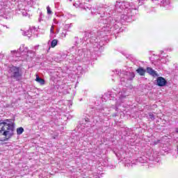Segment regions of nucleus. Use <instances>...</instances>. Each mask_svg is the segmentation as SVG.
I'll list each match as a JSON object with an SVG mask.
<instances>
[{
	"label": "nucleus",
	"instance_id": "obj_4",
	"mask_svg": "<svg viewBox=\"0 0 178 178\" xmlns=\"http://www.w3.org/2000/svg\"><path fill=\"white\" fill-rule=\"evenodd\" d=\"M115 73L120 76L121 83H124L127 81V80H133V79L136 77L134 72L122 71V70H115Z\"/></svg>",
	"mask_w": 178,
	"mask_h": 178
},
{
	"label": "nucleus",
	"instance_id": "obj_1",
	"mask_svg": "<svg viewBox=\"0 0 178 178\" xmlns=\"http://www.w3.org/2000/svg\"><path fill=\"white\" fill-rule=\"evenodd\" d=\"M104 15H101L99 19V23L102 27L100 31H98L97 33L94 32H90V33H86V37L90 38V42L92 44L93 51L95 52L98 51H102L104 49V42L102 40L99 41V39L97 38V35L102 37H105L108 34H111V30H112V26L116 24V19H113L112 17L105 16V13H103Z\"/></svg>",
	"mask_w": 178,
	"mask_h": 178
},
{
	"label": "nucleus",
	"instance_id": "obj_8",
	"mask_svg": "<svg viewBox=\"0 0 178 178\" xmlns=\"http://www.w3.org/2000/svg\"><path fill=\"white\" fill-rule=\"evenodd\" d=\"M17 15H22V16H27V11L23 3H19L17 9L15 10Z\"/></svg>",
	"mask_w": 178,
	"mask_h": 178
},
{
	"label": "nucleus",
	"instance_id": "obj_3",
	"mask_svg": "<svg viewBox=\"0 0 178 178\" xmlns=\"http://www.w3.org/2000/svg\"><path fill=\"white\" fill-rule=\"evenodd\" d=\"M15 130V123L12 120H0V136L9 137L13 134Z\"/></svg>",
	"mask_w": 178,
	"mask_h": 178
},
{
	"label": "nucleus",
	"instance_id": "obj_34",
	"mask_svg": "<svg viewBox=\"0 0 178 178\" xmlns=\"http://www.w3.org/2000/svg\"><path fill=\"white\" fill-rule=\"evenodd\" d=\"M60 31V29H57L56 31V34H59V31Z\"/></svg>",
	"mask_w": 178,
	"mask_h": 178
},
{
	"label": "nucleus",
	"instance_id": "obj_18",
	"mask_svg": "<svg viewBox=\"0 0 178 178\" xmlns=\"http://www.w3.org/2000/svg\"><path fill=\"white\" fill-rule=\"evenodd\" d=\"M35 81L39 83L41 86H44L45 84V80L40 78V76H38V75H36Z\"/></svg>",
	"mask_w": 178,
	"mask_h": 178
},
{
	"label": "nucleus",
	"instance_id": "obj_42",
	"mask_svg": "<svg viewBox=\"0 0 178 178\" xmlns=\"http://www.w3.org/2000/svg\"><path fill=\"white\" fill-rule=\"evenodd\" d=\"M84 40H86V41H87V40H88V39L85 38Z\"/></svg>",
	"mask_w": 178,
	"mask_h": 178
},
{
	"label": "nucleus",
	"instance_id": "obj_20",
	"mask_svg": "<svg viewBox=\"0 0 178 178\" xmlns=\"http://www.w3.org/2000/svg\"><path fill=\"white\" fill-rule=\"evenodd\" d=\"M58 45V40L54 39L51 42V47L55 48Z\"/></svg>",
	"mask_w": 178,
	"mask_h": 178
},
{
	"label": "nucleus",
	"instance_id": "obj_33",
	"mask_svg": "<svg viewBox=\"0 0 178 178\" xmlns=\"http://www.w3.org/2000/svg\"><path fill=\"white\" fill-rule=\"evenodd\" d=\"M17 1V2H22V3L25 2L26 0H15Z\"/></svg>",
	"mask_w": 178,
	"mask_h": 178
},
{
	"label": "nucleus",
	"instance_id": "obj_24",
	"mask_svg": "<svg viewBox=\"0 0 178 178\" xmlns=\"http://www.w3.org/2000/svg\"><path fill=\"white\" fill-rule=\"evenodd\" d=\"M67 35V32L66 30L63 31V32L61 33L60 37H62V38H65V37H66Z\"/></svg>",
	"mask_w": 178,
	"mask_h": 178
},
{
	"label": "nucleus",
	"instance_id": "obj_29",
	"mask_svg": "<svg viewBox=\"0 0 178 178\" xmlns=\"http://www.w3.org/2000/svg\"><path fill=\"white\" fill-rule=\"evenodd\" d=\"M54 25H52L51 29H50V33L51 34H54Z\"/></svg>",
	"mask_w": 178,
	"mask_h": 178
},
{
	"label": "nucleus",
	"instance_id": "obj_25",
	"mask_svg": "<svg viewBox=\"0 0 178 178\" xmlns=\"http://www.w3.org/2000/svg\"><path fill=\"white\" fill-rule=\"evenodd\" d=\"M79 8H82L85 9V10H87V9H88L90 10L89 7L83 6L82 3L79 4Z\"/></svg>",
	"mask_w": 178,
	"mask_h": 178
},
{
	"label": "nucleus",
	"instance_id": "obj_6",
	"mask_svg": "<svg viewBox=\"0 0 178 178\" xmlns=\"http://www.w3.org/2000/svg\"><path fill=\"white\" fill-rule=\"evenodd\" d=\"M19 52L22 56H24L25 59H29V54H32L34 56V51L33 50H29L27 47H24V44H22L19 49Z\"/></svg>",
	"mask_w": 178,
	"mask_h": 178
},
{
	"label": "nucleus",
	"instance_id": "obj_39",
	"mask_svg": "<svg viewBox=\"0 0 178 178\" xmlns=\"http://www.w3.org/2000/svg\"><path fill=\"white\" fill-rule=\"evenodd\" d=\"M2 34V31H1V30H0V35Z\"/></svg>",
	"mask_w": 178,
	"mask_h": 178
},
{
	"label": "nucleus",
	"instance_id": "obj_30",
	"mask_svg": "<svg viewBox=\"0 0 178 178\" xmlns=\"http://www.w3.org/2000/svg\"><path fill=\"white\" fill-rule=\"evenodd\" d=\"M42 20V13L40 14V18L38 19L39 22H41Z\"/></svg>",
	"mask_w": 178,
	"mask_h": 178
},
{
	"label": "nucleus",
	"instance_id": "obj_14",
	"mask_svg": "<svg viewBox=\"0 0 178 178\" xmlns=\"http://www.w3.org/2000/svg\"><path fill=\"white\" fill-rule=\"evenodd\" d=\"M146 72H147V73H148L149 74H150V76H152L153 77H158V76H159V74H158L156 71H155L154 69H152L149 67H147L146 68Z\"/></svg>",
	"mask_w": 178,
	"mask_h": 178
},
{
	"label": "nucleus",
	"instance_id": "obj_28",
	"mask_svg": "<svg viewBox=\"0 0 178 178\" xmlns=\"http://www.w3.org/2000/svg\"><path fill=\"white\" fill-rule=\"evenodd\" d=\"M65 29H70L72 27V24H67L65 26Z\"/></svg>",
	"mask_w": 178,
	"mask_h": 178
},
{
	"label": "nucleus",
	"instance_id": "obj_17",
	"mask_svg": "<svg viewBox=\"0 0 178 178\" xmlns=\"http://www.w3.org/2000/svg\"><path fill=\"white\" fill-rule=\"evenodd\" d=\"M136 72L140 76H145V70L143 67H139L136 70Z\"/></svg>",
	"mask_w": 178,
	"mask_h": 178
},
{
	"label": "nucleus",
	"instance_id": "obj_23",
	"mask_svg": "<svg viewBox=\"0 0 178 178\" xmlns=\"http://www.w3.org/2000/svg\"><path fill=\"white\" fill-rule=\"evenodd\" d=\"M149 119H151V120H155V115H154V113H149Z\"/></svg>",
	"mask_w": 178,
	"mask_h": 178
},
{
	"label": "nucleus",
	"instance_id": "obj_2",
	"mask_svg": "<svg viewBox=\"0 0 178 178\" xmlns=\"http://www.w3.org/2000/svg\"><path fill=\"white\" fill-rule=\"evenodd\" d=\"M82 44H84L83 40L79 39L75 42L74 46L72 47L70 52L73 54L74 51L76 50V48L81 47ZM74 54L75 56L72 55L69 57L70 60H71L72 63L77 62V60H81V59H84V58H86L88 60H95L97 59V54L91 50L86 51L85 49H78V50L75 51Z\"/></svg>",
	"mask_w": 178,
	"mask_h": 178
},
{
	"label": "nucleus",
	"instance_id": "obj_15",
	"mask_svg": "<svg viewBox=\"0 0 178 178\" xmlns=\"http://www.w3.org/2000/svg\"><path fill=\"white\" fill-rule=\"evenodd\" d=\"M148 162V159L145 156H142L136 159V165H138V163H147Z\"/></svg>",
	"mask_w": 178,
	"mask_h": 178
},
{
	"label": "nucleus",
	"instance_id": "obj_36",
	"mask_svg": "<svg viewBox=\"0 0 178 178\" xmlns=\"http://www.w3.org/2000/svg\"><path fill=\"white\" fill-rule=\"evenodd\" d=\"M112 13L113 12L108 13L109 16H111L112 15Z\"/></svg>",
	"mask_w": 178,
	"mask_h": 178
},
{
	"label": "nucleus",
	"instance_id": "obj_12",
	"mask_svg": "<svg viewBox=\"0 0 178 178\" xmlns=\"http://www.w3.org/2000/svg\"><path fill=\"white\" fill-rule=\"evenodd\" d=\"M126 155H127V153L124 150H120L116 154V156H118L120 161H124V159H126Z\"/></svg>",
	"mask_w": 178,
	"mask_h": 178
},
{
	"label": "nucleus",
	"instance_id": "obj_41",
	"mask_svg": "<svg viewBox=\"0 0 178 178\" xmlns=\"http://www.w3.org/2000/svg\"><path fill=\"white\" fill-rule=\"evenodd\" d=\"M50 42H51V40H49L48 44H49Z\"/></svg>",
	"mask_w": 178,
	"mask_h": 178
},
{
	"label": "nucleus",
	"instance_id": "obj_9",
	"mask_svg": "<svg viewBox=\"0 0 178 178\" xmlns=\"http://www.w3.org/2000/svg\"><path fill=\"white\" fill-rule=\"evenodd\" d=\"M118 95L119 97V101H120V102H123V101H124V99H126V98L130 95V92L126 88H124L122 91L118 92Z\"/></svg>",
	"mask_w": 178,
	"mask_h": 178
},
{
	"label": "nucleus",
	"instance_id": "obj_26",
	"mask_svg": "<svg viewBox=\"0 0 178 178\" xmlns=\"http://www.w3.org/2000/svg\"><path fill=\"white\" fill-rule=\"evenodd\" d=\"M47 15H51L52 13V10H51V8L49 6L47 7Z\"/></svg>",
	"mask_w": 178,
	"mask_h": 178
},
{
	"label": "nucleus",
	"instance_id": "obj_21",
	"mask_svg": "<svg viewBox=\"0 0 178 178\" xmlns=\"http://www.w3.org/2000/svg\"><path fill=\"white\" fill-rule=\"evenodd\" d=\"M23 131H24V129H23V127H19L17 129V134H18V136H20V134H22Z\"/></svg>",
	"mask_w": 178,
	"mask_h": 178
},
{
	"label": "nucleus",
	"instance_id": "obj_22",
	"mask_svg": "<svg viewBox=\"0 0 178 178\" xmlns=\"http://www.w3.org/2000/svg\"><path fill=\"white\" fill-rule=\"evenodd\" d=\"M24 3H27V5H33L34 3V1L33 0H26Z\"/></svg>",
	"mask_w": 178,
	"mask_h": 178
},
{
	"label": "nucleus",
	"instance_id": "obj_46",
	"mask_svg": "<svg viewBox=\"0 0 178 178\" xmlns=\"http://www.w3.org/2000/svg\"><path fill=\"white\" fill-rule=\"evenodd\" d=\"M30 58H33V56H30Z\"/></svg>",
	"mask_w": 178,
	"mask_h": 178
},
{
	"label": "nucleus",
	"instance_id": "obj_32",
	"mask_svg": "<svg viewBox=\"0 0 178 178\" xmlns=\"http://www.w3.org/2000/svg\"><path fill=\"white\" fill-rule=\"evenodd\" d=\"M40 47V45H36L34 47L33 49H35V51H37V49H38V48Z\"/></svg>",
	"mask_w": 178,
	"mask_h": 178
},
{
	"label": "nucleus",
	"instance_id": "obj_47",
	"mask_svg": "<svg viewBox=\"0 0 178 178\" xmlns=\"http://www.w3.org/2000/svg\"><path fill=\"white\" fill-rule=\"evenodd\" d=\"M109 95H112V94H109Z\"/></svg>",
	"mask_w": 178,
	"mask_h": 178
},
{
	"label": "nucleus",
	"instance_id": "obj_44",
	"mask_svg": "<svg viewBox=\"0 0 178 178\" xmlns=\"http://www.w3.org/2000/svg\"><path fill=\"white\" fill-rule=\"evenodd\" d=\"M108 10H109V9H107V10H106V12H108Z\"/></svg>",
	"mask_w": 178,
	"mask_h": 178
},
{
	"label": "nucleus",
	"instance_id": "obj_19",
	"mask_svg": "<svg viewBox=\"0 0 178 178\" xmlns=\"http://www.w3.org/2000/svg\"><path fill=\"white\" fill-rule=\"evenodd\" d=\"M124 162L125 163V166H127V168H130V166L132 168L133 165H134V162L129 159L124 160Z\"/></svg>",
	"mask_w": 178,
	"mask_h": 178
},
{
	"label": "nucleus",
	"instance_id": "obj_35",
	"mask_svg": "<svg viewBox=\"0 0 178 178\" xmlns=\"http://www.w3.org/2000/svg\"><path fill=\"white\" fill-rule=\"evenodd\" d=\"M175 133H177V134H178V127L175 128Z\"/></svg>",
	"mask_w": 178,
	"mask_h": 178
},
{
	"label": "nucleus",
	"instance_id": "obj_37",
	"mask_svg": "<svg viewBox=\"0 0 178 178\" xmlns=\"http://www.w3.org/2000/svg\"><path fill=\"white\" fill-rule=\"evenodd\" d=\"M54 23L55 24H58V22L55 21V19H54Z\"/></svg>",
	"mask_w": 178,
	"mask_h": 178
},
{
	"label": "nucleus",
	"instance_id": "obj_27",
	"mask_svg": "<svg viewBox=\"0 0 178 178\" xmlns=\"http://www.w3.org/2000/svg\"><path fill=\"white\" fill-rule=\"evenodd\" d=\"M18 52H19V50H17V51H16V50L11 51L12 54H16V56H20L17 54Z\"/></svg>",
	"mask_w": 178,
	"mask_h": 178
},
{
	"label": "nucleus",
	"instance_id": "obj_16",
	"mask_svg": "<svg viewBox=\"0 0 178 178\" xmlns=\"http://www.w3.org/2000/svg\"><path fill=\"white\" fill-rule=\"evenodd\" d=\"M35 28L32 27V28H30L29 31H24L22 33V35H26V37H30L33 34V33H35Z\"/></svg>",
	"mask_w": 178,
	"mask_h": 178
},
{
	"label": "nucleus",
	"instance_id": "obj_10",
	"mask_svg": "<svg viewBox=\"0 0 178 178\" xmlns=\"http://www.w3.org/2000/svg\"><path fill=\"white\" fill-rule=\"evenodd\" d=\"M168 84V81L165 79V78L162 76H159L156 79V86H159V87H165Z\"/></svg>",
	"mask_w": 178,
	"mask_h": 178
},
{
	"label": "nucleus",
	"instance_id": "obj_40",
	"mask_svg": "<svg viewBox=\"0 0 178 178\" xmlns=\"http://www.w3.org/2000/svg\"><path fill=\"white\" fill-rule=\"evenodd\" d=\"M158 143H159V140H158L157 143H155V144H158Z\"/></svg>",
	"mask_w": 178,
	"mask_h": 178
},
{
	"label": "nucleus",
	"instance_id": "obj_31",
	"mask_svg": "<svg viewBox=\"0 0 178 178\" xmlns=\"http://www.w3.org/2000/svg\"><path fill=\"white\" fill-rule=\"evenodd\" d=\"M91 13H92V15H101V13H97V12H95V11H91Z\"/></svg>",
	"mask_w": 178,
	"mask_h": 178
},
{
	"label": "nucleus",
	"instance_id": "obj_13",
	"mask_svg": "<svg viewBox=\"0 0 178 178\" xmlns=\"http://www.w3.org/2000/svg\"><path fill=\"white\" fill-rule=\"evenodd\" d=\"M159 60L161 63H168L169 62V56L163 54V51H162L160 54Z\"/></svg>",
	"mask_w": 178,
	"mask_h": 178
},
{
	"label": "nucleus",
	"instance_id": "obj_38",
	"mask_svg": "<svg viewBox=\"0 0 178 178\" xmlns=\"http://www.w3.org/2000/svg\"><path fill=\"white\" fill-rule=\"evenodd\" d=\"M51 49V47H49L48 51H49Z\"/></svg>",
	"mask_w": 178,
	"mask_h": 178
},
{
	"label": "nucleus",
	"instance_id": "obj_5",
	"mask_svg": "<svg viewBox=\"0 0 178 178\" xmlns=\"http://www.w3.org/2000/svg\"><path fill=\"white\" fill-rule=\"evenodd\" d=\"M8 72L11 75V77L15 79L17 81H19L22 78V73H20L19 67L15 66L10 67Z\"/></svg>",
	"mask_w": 178,
	"mask_h": 178
},
{
	"label": "nucleus",
	"instance_id": "obj_7",
	"mask_svg": "<svg viewBox=\"0 0 178 178\" xmlns=\"http://www.w3.org/2000/svg\"><path fill=\"white\" fill-rule=\"evenodd\" d=\"M130 3L127 1H117L115 3V9L118 12H122L124 9H129Z\"/></svg>",
	"mask_w": 178,
	"mask_h": 178
},
{
	"label": "nucleus",
	"instance_id": "obj_11",
	"mask_svg": "<svg viewBox=\"0 0 178 178\" xmlns=\"http://www.w3.org/2000/svg\"><path fill=\"white\" fill-rule=\"evenodd\" d=\"M149 159L154 162V163H159V162H161V158H159L158 153H152Z\"/></svg>",
	"mask_w": 178,
	"mask_h": 178
},
{
	"label": "nucleus",
	"instance_id": "obj_45",
	"mask_svg": "<svg viewBox=\"0 0 178 178\" xmlns=\"http://www.w3.org/2000/svg\"><path fill=\"white\" fill-rule=\"evenodd\" d=\"M99 111H101V112H102V111H104V109H102V110H99Z\"/></svg>",
	"mask_w": 178,
	"mask_h": 178
},
{
	"label": "nucleus",
	"instance_id": "obj_43",
	"mask_svg": "<svg viewBox=\"0 0 178 178\" xmlns=\"http://www.w3.org/2000/svg\"><path fill=\"white\" fill-rule=\"evenodd\" d=\"M102 11H104V8H102Z\"/></svg>",
	"mask_w": 178,
	"mask_h": 178
}]
</instances>
